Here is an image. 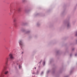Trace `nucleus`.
<instances>
[{
	"mask_svg": "<svg viewBox=\"0 0 77 77\" xmlns=\"http://www.w3.org/2000/svg\"><path fill=\"white\" fill-rule=\"evenodd\" d=\"M8 60H9V58L7 57L5 59V64L6 65H7L8 63Z\"/></svg>",
	"mask_w": 77,
	"mask_h": 77,
	"instance_id": "obj_1",
	"label": "nucleus"
},
{
	"mask_svg": "<svg viewBox=\"0 0 77 77\" xmlns=\"http://www.w3.org/2000/svg\"><path fill=\"white\" fill-rule=\"evenodd\" d=\"M9 56L11 59H13L14 58V57H13V55L11 54H10Z\"/></svg>",
	"mask_w": 77,
	"mask_h": 77,
	"instance_id": "obj_2",
	"label": "nucleus"
},
{
	"mask_svg": "<svg viewBox=\"0 0 77 77\" xmlns=\"http://www.w3.org/2000/svg\"><path fill=\"white\" fill-rule=\"evenodd\" d=\"M19 43L20 45H23V43L22 42V41L21 40H19Z\"/></svg>",
	"mask_w": 77,
	"mask_h": 77,
	"instance_id": "obj_3",
	"label": "nucleus"
},
{
	"mask_svg": "<svg viewBox=\"0 0 77 77\" xmlns=\"http://www.w3.org/2000/svg\"><path fill=\"white\" fill-rule=\"evenodd\" d=\"M17 23H14V26L15 27H17Z\"/></svg>",
	"mask_w": 77,
	"mask_h": 77,
	"instance_id": "obj_4",
	"label": "nucleus"
},
{
	"mask_svg": "<svg viewBox=\"0 0 77 77\" xmlns=\"http://www.w3.org/2000/svg\"><path fill=\"white\" fill-rule=\"evenodd\" d=\"M8 73V71H6L5 72V74H7Z\"/></svg>",
	"mask_w": 77,
	"mask_h": 77,
	"instance_id": "obj_5",
	"label": "nucleus"
},
{
	"mask_svg": "<svg viewBox=\"0 0 77 77\" xmlns=\"http://www.w3.org/2000/svg\"><path fill=\"white\" fill-rule=\"evenodd\" d=\"M18 12H20L21 11V8H19L18 10Z\"/></svg>",
	"mask_w": 77,
	"mask_h": 77,
	"instance_id": "obj_6",
	"label": "nucleus"
},
{
	"mask_svg": "<svg viewBox=\"0 0 77 77\" xmlns=\"http://www.w3.org/2000/svg\"><path fill=\"white\" fill-rule=\"evenodd\" d=\"M44 74V72H43V71L42 72L41 74L42 75V74Z\"/></svg>",
	"mask_w": 77,
	"mask_h": 77,
	"instance_id": "obj_7",
	"label": "nucleus"
},
{
	"mask_svg": "<svg viewBox=\"0 0 77 77\" xmlns=\"http://www.w3.org/2000/svg\"><path fill=\"white\" fill-rule=\"evenodd\" d=\"M16 21V19H14V23Z\"/></svg>",
	"mask_w": 77,
	"mask_h": 77,
	"instance_id": "obj_8",
	"label": "nucleus"
},
{
	"mask_svg": "<svg viewBox=\"0 0 77 77\" xmlns=\"http://www.w3.org/2000/svg\"><path fill=\"white\" fill-rule=\"evenodd\" d=\"M43 63L44 65H45V62L44 61Z\"/></svg>",
	"mask_w": 77,
	"mask_h": 77,
	"instance_id": "obj_9",
	"label": "nucleus"
},
{
	"mask_svg": "<svg viewBox=\"0 0 77 77\" xmlns=\"http://www.w3.org/2000/svg\"><path fill=\"white\" fill-rule=\"evenodd\" d=\"M19 68H21V66L20 65H19Z\"/></svg>",
	"mask_w": 77,
	"mask_h": 77,
	"instance_id": "obj_10",
	"label": "nucleus"
},
{
	"mask_svg": "<svg viewBox=\"0 0 77 77\" xmlns=\"http://www.w3.org/2000/svg\"><path fill=\"white\" fill-rule=\"evenodd\" d=\"M69 25L68 24V27H69Z\"/></svg>",
	"mask_w": 77,
	"mask_h": 77,
	"instance_id": "obj_11",
	"label": "nucleus"
},
{
	"mask_svg": "<svg viewBox=\"0 0 77 77\" xmlns=\"http://www.w3.org/2000/svg\"><path fill=\"white\" fill-rule=\"evenodd\" d=\"M42 62V61H41L40 62V63H41V62Z\"/></svg>",
	"mask_w": 77,
	"mask_h": 77,
	"instance_id": "obj_12",
	"label": "nucleus"
},
{
	"mask_svg": "<svg viewBox=\"0 0 77 77\" xmlns=\"http://www.w3.org/2000/svg\"><path fill=\"white\" fill-rule=\"evenodd\" d=\"M35 69H36V67H35Z\"/></svg>",
	"mask_w": 77,
	"mask_h": 77,
	"instance_id": "obj_13",
	"label": "nucleus"
},
{
	"mask_svg": "<svg viewBox=\"0 0 77 77\" xmlns=\"http://www.w3.org/2000/svg\"><path fill=\"white\" fill-rule=\"evenodd\" d=\"M77 56V55L76 54H75V56Z\"/></svg>",
	"mask_w": 77,
	"mask_h": 77,
	"instance_id": "obj_14",
	"label": "nucleus"
},
{
	"mask_svg": "<svg viewBox=\"0 0 77 77\" xmlns=\"http://www.w3.org/2000/svg\"><path fill=\"white\" fill-rule=\"evenodd\" d=\"M22 54H23V52H22Z\"/></svg>",
	"mask_w": 77,
	"mask_h": 77,
	"instance_id": "obj_15",
	"label": "nucleus"
},
{
	"mask_svg": "<svg viewBox=\"0 0 77 77\" xmlns=\"http://www.w3.org/2000/svg\"><path fill=\"white\" fill-rule=\"evenodd\" d=\"M70 56H71V55H70Z\"/></svg>",
	"mask_w": 77,
	"mask_h": 77,
	"instance_id": "obj_16",
	"label": "nucleus"
}]
</instances>
